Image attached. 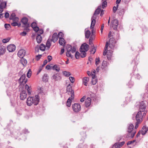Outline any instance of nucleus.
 Wrapping results in <instances>:
<instances>
[{"mask_svg":"<svg viewBox=\"0 0 148 148\" xmlns=\"http://www.w3.org/2000/svg\"><path fill=\"white\" fill-rule=\"evenodd\" d=\"M139 111L137 113L136 116H140L142 117L145 116L147 113V111L145 110L146 105L144 101H143L139 103Z\"/></svg>","mask_w":148,"mask_h":148,"instance_id":"obj_1","label":"nucleus"},{"mask_svg":"<svg viewBox=\"0 0 148 148\" xmlns=\"http://www.w3.org/2000/svg\"><path fill=\"white\" fill-rule=\"evenodd\" d=\"M80 56V53L78 51H76L75 54V58L76 59H79Z\"/></svg>","mask_w":148,"mask_h":148,"instance_id":"obj_51","label":"nucleus"},{"mask_svg":"<svg viewBox=\"0 0 148 148\" xmlns=\"http://www.w3.org/2000/svg\"><path fill=\"white\" fill-rule=\"evenodd\" d=\"M96 17H94V16H92L91 19V23L90 27L91 29H92L91 31L92 33L93 34V28L95 26V23H96Z\"/></svg>","mask_w":148,"mask_h":148,"instance_id":"obj_9","label":"nucleus"},{"mask_svg":"<svg viewBox=\"0 0 148 148\" xmlns=\"http://www.w3.org/2000/svg\"><path fill=\"white\" fill-rule=\"evenodd\" d=\"M94 39V38L92 36H91L90 38V39H89V44L90 45H92L93 43H92V40H93V39Z\"/></svg>","mask_w":148,"mask_h":148,"instance_id":"obj_55","label":"nucleus"},{"mask_svg":"<svg viewBox=\"0 0 148 148\" xmlns=\"http://www.w3.org/2000/svg\"><path fill=\"white\" fill-rule=\"evenodd\" d=\"M18 56L21 58H22L25 55V51L21 49L19 50L17 53Z\"/></svg>","mask_w":148,"mask_h":148,"instance_id":"obj_17","label":"nucleus"},{"mask_svg":"<svg viewBox=\"0 0 148 148\" xmlns=\"http://www.w3.org/2000/svg\"><path fill=\"white\" fill-rule=\"evenodd\" d=\"M134 128V125L132 123L129 124L127 125V132L128 133H132Z\"/></svg>","mask_w":148,"mask_h":148,"instance_id":"obj_18","label":"nucleus"},{"mask_svg":"<svg viewBox=\"0 0 148 148\" xmlns=\"http://www.w3.org/2000/svg\"><path fill=\"white\" fill-rule=\"evenodd\" d=\"M51 40L48 39L46 42V45L45 46L46 47L48 48L47 49H48L50 48L51 45Z\"/></svg>","mask_w":148,"mask_h":148,"instance_id":"obj_38","label":"nucleus"},{"mask_svg":"<svg viewBox=\"0 0 148 148\" xmlns=\"http://www.w3.org/2000/svg\"><path fill=\"white\" fill-rule=\"evenodd\" d=\"M90 31L88 30H87L85 33V38H89L90 35Z\"/></svg>","mask_w":148,"mask_h":148,"instance_id":"obj_42","label":"nucleus"},{"mask_svg":"<svg viewBox=\"0 0 148 148\" xmlns=\"http://www.w3.org/2000/svg\"><path fill=\"white\" fill-rule=\"evenodd\" d=\"M135 70H133L132 73H131L132 75L131 79L132 78H135L136 79H139L140 77V75L138 73H136Z\"/></svg>","mask_w":148,"mask_h":148,"instance_id":"obj_15","label":"nucleus"},{"mask_svg":"<svg viewBox=\"0 0 148 148\" xmlns=\"http://www.w3.org/2000/svg\"><path fill=\"white\" fill-rule=\"evenodd\" d=\"M109 54V53L108 52H107V56L108 60H111V57L112 55V53L110 52V54Z\"/></svg>","mask_w":148,"mask_h":148,"instance_id":"obj_46","label":"nucleus"},{"mask_svg":"<svg viewBox=\"0 0 148 148\" xmlns=\"http://www.w3.org/2000/svg\"><path fill=\"white\" fill-rule=\"evenodd\" d=\"M79 51L81 52L80 56L82 58H85L86 56L87 51H83V50Z\"/></svg>","mask_w":148,"mask_h":148,"instance_id":"obj_37","label":"nucleus"},{"mask_svg":"<svg viewBox=\"0 0 148 148\" xmlns=\"http://www.w3.org/2000/svg\"><path fill=\"white\" fill-rule=\"evenodd\" d=\"M109 64L106 61L103 60L102 62L101 68L102 69H104Z\"/></svg>","mask_w":148,"mask_h":148,"instance_id":"obj_35","label":"nucleus"},{"mask_svg":"<svg viewBox=\"0 0 148 148\" xmlns=\"http://www.w3.org/2000/svg\"><path fill=\"white\" fill-rule=\"evenodd\" d=\"M148 130V127H147L146 125L144 126L142 128L141 130V134L143 135H144Z\"/></svg>","mask_w":148,"mask_h":148,"instance_id":"obj_24","label":"nucleus"},{"mask_svg":"<svg viewBox=\"0 0 148 148\" xmlns=\"http://www.w3.org/2000/svg\"><path fill=\"white\" fill-rule=\"evenodd\" d=\"M142 29L143 32L144 33L145 32H146L147 30L148 29L147 27H146L145 26H143L142 27Z\"/></svg>","mask_w":148,"mask_h":148,"instance_id":"obj_53","label":"nucleus"},{"mask_svg":"<svg viewBox=\"0 0 148 148\" xmlns=\"http://www.w3.org/2000/svg\"><path fill=\"white\" fill-rule=\"evenodd\" d=\"M119 5H117L116 6H114L113 8V11L114 13H115L118 9Z\"/></svg>","mask_w":148,"mask_h":148,"instance_id":"obj_61","label":"nucleus"},{"mask_svg":"<svg viewBox=\"0 0 148 148\" xmlns=\"http://www.w3.org/2000/svg\"><path fill=\"white\" fill-rule=\"evenodd\" d=\"M32 71L30 69H29L27 74V77L28 78H30L31 75Z\"/></svg>","mask_w":148,"mask_h":148,"instance_id":"obj_56","label":"nucleus"},{"mask_svg":"<svg viewBox=\"0 0 148 148\" xmlns=\"http://www.w3.org/2000/svg\"><path fill=\"white\" fill-rule=\"evenodd\" d=\"M103 1L102 3V7L103 8H104L106 7L107 5V3L106 0H102Z\"/></svg>","mask_w":148,"mask_h":148,"instance_id":"obj_44","label":"nucleus"},{"mask_svg":"<svg viewBox=\"0 0 148 148\" xmlns=\"http://www.w3.org/2000/svg\"><path fill=\"white\" fill-rule=\"evenodd\" d=\"M20 60L21 63L24 66H25L27 63V60L23 58Z\"/></svg>","mask_w":148,"mask_h":148,"instance_id":"obj_39","label":"nucleus"},{"mask_svg":"<svg viewBox=\"0 0 148 148\" xmlns=\"http://www.w3.org/2000/svg\"><path fill=\"white\" fill-rule=\"evenodd\" d=\"M91 99L89 97L87 98V99L86 100L85 103V106L87 108L89 107L91 104Z\"/></svg>","mask_w":148,"mask_h":148,"instance_id":"obj_23","label":"nucleus"},{"mask_svg":"<svg viewBox=\"0 0 148 148\" xmlns=\"http://www.w3.org/2000/svg\"><path fill=\"white\" fill-rule=\"evenodd\" d=\"M89 47V45L86 43H84L81 45L79 48V51L83 50V51H87Z\"/></svg>","mask_w":148,"mask_h":148,"instance_id":"obj_7","label":"nucleus"},{"mask_svg":"<svg viewBox=\"0 0 148 148\" xmlns=\"http://www.w3.org/2000/svg\"><path fill=\"white\" fill-rule=\"evenodd\" d=\"M22 27L24 28V30L25 32L26 31L27 32H28L30 30V29H29V27H30L29 24H27V25H23L22 26Z\"/></svg>","mask_w":148,"mask_h":148,"instance_id":"obj_31","label":"nucleus"},{"mask_svg":"<svg viewBox=\"0 0 148 148\" xmlns=\"http://www.w3.org/2000/svg\"><path fill=\"white\" fill-rule=\"evenodd\" d=\"M21 132V133H22L23 134H28L29 132L28 130L26 128H25Z\"/></svg>","mask_w":148,"mask_h":148,"instance_id":"obj_54","label":"nucleus"},{"mask_svg":"<svg viewBox=\"0 0 148 148\" xmlns=\"http://www.w3.org/2000/svg\"><path fill=\"white\" fill-rule=\"evenodd\" d=\"M91 47L92 48L91 50L90 51L91 53H92L93 54H94L96 51V47H94L93 44L91 45Z\"/></svg>","mask_w":148,"mask_h":148,"instance_id":"obj_41","label":"nucleus"},{"mask_svg":"<svg viewBox=\"0 0 148 148\" xmlns=\"http://www.w3.org/2000/svg\"><path fill=\"white\" fill-rule=\"evenodd\" d=\"M81 140L80 141H82V143L84 142V140L86 137V133L85 132H82L80 133Z\"/></svg>","mask_w":148,"mask_h":148,"instance_id":"obj_20","label":"nucleus"},{"mask_svg":"<svg viewBox=\"0 0 148 148\" xmlns=\"http://www.w3.org/2000/svg\"><path fill=\"white\" fill-rule=\"evenodd\" d=\"M143 117H141L140 116H136V119L137 121L136 123V125L135 126V128L136 129L138 127V124H139L140 122L143 121Z\"/></svg>","mask_w":148,"mask_h":148,"instance_id":"obj_14","label":"nucleus"},{"mask_svg":"<svg viewBox=\"0 0 148 148\" xmlns=\"http://www.w3.org/2000/svg\"><path fill=\"white\" fill-rule=\"evenodd\" d=\"M114 38H111L109 39V42L110 43L115 44V42L114 41Z\"/></svg>","mask_w":148,"mask_h":148,"instance_id":"obj_62","label":"nucleus"},{"mask_svg":"<svg viewBox=\"0 0 148 148\" xmlns=\"http://www.w3.org/2000/svg\"><path fill=\"white\" fill-rule=\"evenodd\" d=\"M59 43L60 45L63 46L64 47L65 46L66 42L63 38H60Z\"/></svg>","mask_w":148,"mask_h":148,"instance_id":"obj_25","label":"nucleus"},{"mask_svg":"<svg viewBox=\"0 0 148 148\" xmlns=\"http://www.w3.org/2000/svg\"><path fill=\"white\" fill-rule=\"evenodd\" d=\"M31 27L33 28L34 30L36 32H38L39 29V28L37 26V24L36 22H33L31 25Z\"/></svg>","mask_w":148,"mask_h":148,"instance_id":"obj_12","label":"nucleus"},{"mask_svg":"<svg viewBox=\"0 0 148 148\" xmlns=\"http://www.w3.org/2000/svg\"><path fill=\"white\" fill-rule=\"evenodd\" d=\"M118 13L120 16H123L125 12L123 9L118 10Z\"/></svg>","mask_w":148,"mask_h":148,"instance_id":"obj_45","label":"nucleus"},{"mask_svg":"<svg viewBox=\"0 0 148 148\" xmlns=\"http://www.w3.org/2000/svg\"><path fill=\"white\" fill-rule=\"evenodd\" d=\"M136 131H133L132 133H128V134H126L124 135L123 137V139H124V138H125V139L126 140H128L130 138H132L134 137V136L135 135V134L136 133Z\"/></svg>","mask_w":148,"mask_h":148,"instance_id":"obj_6","label":"nucleus"},{"mask_svg":"<svg viewBox=\"0 0 148 148\" xmlns=\"http://www.w3.org/2000/svg\"><path fill=\"white\" fill-rule=\"evenodd\" d=\"M89 80V78L88 77H84L83 79L82 82L83 84L87 86V82Z\"/></svg>","mask_w":148,"mask_h":148,"instance_id":"obj_34","label":"nucleus"},{"mask_svg":"<svg viewBox=\"0 0 148 148\" xmlns=\"http://www.w3.org/2000/svg\"><path fill=\"white\" fill-rule=\"evenodd\" d=\"M6 7V3H5V5L2 6L0 5V13H2L3 11V9Z\"/></svg>","mask_w":148,"mask_h":148,"instance_id":"obj_50","label":"nucleus"},{"mask_svg":"<svg viewBox=\"0 0 148 148\" xmlns=\"http://www.w3.org/2000/svg\"><path fill=\"white\" fill-rule=\"evenodd\" d=\"M11 134L16 139L25 141L26 139V136L18 130H15Z\"/></svg>","mask_w":148,"mask_h":148,"instance_id":"obj_2","label":"nucleus"},{"mask_svg":"<svg viewBox=\"0 0 148 148\" xmlns=\"http://www.w3.org/2000/svg\"><path fill=\"white\" fill-rule=\"evenodd\" d=\"M72 99L71 97H69L66 102V105L67 106L69 107L71 106V103L72 102V100L73 99Z\"/></svg>","mask_w":148,"mask_h":148,"instance_id":"obj_32","label":"nucleus"},{"mask_svg":"<svg viewBox=\"0 0 148 148\" xmlns=\"http://www.w3.org/2000/svg\"><path fill=\"white\" fill-rule=\"evenodd\" d=\"M96 77H93V78H92V84L94 85L96 84L97 82V79H96Z\"/></svg>","mask_w":148,"mask_h":148,"instance_id":"obj_48","label":"nucleus"},{"mask_svg":"<svg viewBox=\"0 0 148 148\" xmlns=\"http://www.w3.org/2000/svg\"><path fill=\"white\" fill-rule=\"evenodd\" d=\"M111 148H119L118 145V142L115 143L112 146Z\"/></svg>","mask_w":148,"mask_h":148,"instance_id":"obj_59","label":"nucleus"},{"mask_svg":"<svg viewBox=\"0 0 148 148\" xmlns=\"http://www.w3.org/2000/svg\"><path fill=\"white\" fill-rule=\"evenodd\" d=\"M46 46L43 44H41L40 45L39 48L40 50L42 51H44L45 50Z\"/></svg>","mask_w":148,"mask_h":148,"instance_id":"obj_36","label":"nucleus"},{"mask_svg":"<svg viewBox=\"0 0 148 148\" xmlns=\"http://www.w3.org/2000/svg\"><path fill=\"white\" fill-rule=\"evenodd\" d=\"M28 22V19L26 17H23L21 20V22L23 23V25H27V24H29Z\"/></svg>","mask_w":148,"mask_h":148,"instance_id":"obj_22","label":"nucleus"},{"mask_svg":"<svg viewBox=\"0 0 148 148\" xmlns=\"http://www.w3.org/2000/svg\"><path fill=\"white\" fill-rule=\"evenodd\" d=\"M52 69L58 72H59L60 70V68L58 66V65L57 64L54 65L52 67Z\"/></svg>","mask_w":148,"mask_h":148,"instance_id":"obj_43","label":"nucleus"},{"mask_svg":"<svg viewBox=\"0 0 148 148\" xmlns=\"http://www.w3.org/2000/svg\"><path fill=\"white\" fill-rule=\"evenodd\" d=\"M10 38H7L3 39L2 40V42L3 43H6L9 41Z\"/></svg>","mask_w":148,"mask_h":148,"instance_id":"obj_60","label":"nucleus"},{"mask_svg":"<svg viewBox=\"0 0 148 148\" xmlns=\"http://www.w3.org/2000/svg\"><path fill=\"white\" fill-rule=\"evenodd\" d=\"M72 108L75 112H78L81 110V106L79 103H75L72 105Z\"/></svg>","mask_w":148,"mask_h":148,"instance_id":"obj_5","label":"nucleus"},{"mask_svg":"<svg viewBox=\"0 0 148 148\" xmlns=\"http://www.w3.org/2000/svg\"><path fill=\"white\" fill-rule=\"evenodd\" d=\"M16 14L15 13H12L11 14L10 16V20H12L13 19V18L15 16Z\"/></svg>","mask_w":148,"mask_h":148,"instance_id":"obj_64","label":"nucleus"},{"mask_svg":"<svg viewBox=\"0 0 148 148\" xmlns=\"http://www.w3.org/2000/svg\"><path fill=\"white\" fill-rule=\"evenodd\" d=\"M72 86L69 84L67 86L66 89V92H70L71 94V97L72 98V99H74V91L72 89Z\"/></svg>","mask_w":148,"mask_h":148,"instance_id":"obj_4","label":"nucleus"},{"mask_svg":"<svg viewBox=\"0 0 148 148\" xmlns=\"http://www.w3.org/2000/svg\"><path fill=\"white\" fill-rule=\"evenodd\" d=\"M20 99L21 100H24L27 97V93L26 91L23 89H21V92L20 93Z\"/></svg>","mask_w":148,"mask_h":148,"instance_id":"obj_8","label":"nucleus"},{"mask_svg":"<svg viewBox=\"0 0 148 148\" xmlns=\"http://www.w3.org/2000/svg\"><path fill=\"white\" fill-rule=\"evenodd\" d=\"M63 75L66 77H69L71 75V74L70 72L66 71L63 72Z\"/></svg>","mask_w":148,"mask_h":148,"instance_id":"obj_52","label":"nucleus"},{"mask_svg":"<svg viewBox=\"0 0 148 148\" xmlns=\"http://www.w3.org/2000/svg\"><path fill=\"white\" fill-rule=\"evenodd\" d=\"M7 49L9 52H12L15 50L16 46L14 44H10L7 46Z\"/></svg>","mask_w":148,"mask_h":148,"instance_id":"obj_13","label":"nucleus"},{"mask_svg":"<svg viewBox=\"0 0 148 148\" xmlns=\"http://www.w3.org/2000/svg\"><path fill=\"white\" fill-rule=\"evenodd\" d=\"M58 37L57 33H54L53 34L52 38L51 39V41L55 43L58 39Z\"/></svg>","mask_w":148,"mask_h":148,"instance_id":"obj_21","label":"nucleus"},{"mask_svg":"<svg viewBox=\"0 0 148 148\" xmlns=\"http://www.w3.org/2000/svg\"><path fill=\"white\" fill-rule=\"evenodd\" d=\"M18 74V76H21L20 78L18 79V81H20L21 79L25 78V74H23V72H22L20 71Z\"/></svg>","mask_w":148,"mask_h":148,"instance_id":"obj_27","label":"nucleus"},{"mask_svg":"<svg viewBox=\"0 0 148 148\" xmlns=\"http://www.w3.org/2000/svg\"><path fill=\"white\" fill-rule=\"evenodd\" d=\"M66 49L67 50V51L66 53V56L68 57H71V58H72L73 56L71 54L70 51H71L72 53L75 52L76 51L75 47H73L71 45H68L66 47Z\"/></svg>","mask_w":148,"mask_h":148,"instance_id":"obj_3","label":"nucleus"},{"mask_svg":"<svg viewBox=\"0 0 148 148\" xmlns=\"http://www.w3.org/2000/svg\"><path fill=\"white\" fill-rule=\"evenodd\" d=\"M127 85L129 88H131L134 85V83L131 80L128 83Z\"/></svg>","mask_w":148,"mask_h":148,"instance_id":"obj_49","label":"nucleus"},{"mask_svg":"<svg viewBox=\"0 0 148 148\" xmlns=\"http://www.w3.org/2000/svg\"><path fill=\"white\" fill-rule=\"evenodd\" d=\"M52 79H54L55 81L60 80L61 79L60 75L59 73H56L53 75L51 77Z\"/></svg>","mask_w":148,"mask_h":148,"instance_id":"obj_10","label":"nucleus"},{"mask_svg":"<svg viewBox=\"0 0 148 148\" xmlns=\"http://www.w3.org/2000/svg\"><path fill=\"white\" fill-rule=\"evenodd\" d=\"M87 73L89 76H92V78H93V77H95L96 76L95 74H93L92 72H91L90 71H88L87 72Z\"/></svg>","mask_w":148,"mask_h":148,"instance_id":"obj_57","label":"nucleus"},{"mask_svg":"<svg viewBox=\"0 0 148 148\" xmlns=\"http://www.w3.org/2000/svg\"><path fill=\"white\" fill-rule=\"evenodd\" d=\"M4 27L7 30H9L11 28L10 25L9 24H5L4 25Z\"/></svg>","mask_w":148,"mask_h":148,"instance_id":"obj_47","label":"nucleus"},{"mask_svg":"<svg viewBox=\"0 0 148 148\" xmlns=\"http://www.w3.org/2000/svg\"><path fill=\"white\" fill-rule=\"evenodd\" d=\"M101 7V6L98 7V8L95 10L92 16H94V17H97L96 14H99L101 10L100 8Z\"/></svg>","mask_w":148,"mask_h":148,"instance_id":"obj_28","label":"nucleus"},{"mask_svg":"<svg viewBox=\"0 0 148 148\" xmlns=\"http://www.w3.org/2000/svg\"><path fill=\"white\" fill-rule=\"evenodd\" d=\"M33 99H34V98L32 97H29L27 98L26 103L28 106H31L33 104Z\"/></svg>","mask_w":148,"mask_h":148,"instance_id":"obj_19","label":"nucleus"},{"mask_svg":"<svg viewBox=\"0 0 148 148\" xmlns=\"http://www.w3.org/2000/svg\"><path fill=\"white\" fill-rule=\"evenodd\" d=\"M58 38H63V37L64 36V34L63 33L61 32H60L58 33Z\"/></svg>","mask_w":148,"mask_h":148,"instance_id":"obj_63","label":"nucleus"},{"mask_svg":"<svg viewBox=\"0 0 148 148\" xmlns=\"http://www.w3.org/2000/svg\"><path fill=\"white\" fill-rule=\"evenodd\" d=\"M32 97L34 98V99H33V104L36 106L38 104L39 102V96L37 95H35V97Z\"/></svg>","mask_w":148,"mask_h":148,"instance_id":"obj_11","label":"nucleus"},{"mask_svg":"<svg viewBox=\"0 0 148 148\" xmlns=\"http://www.w3.org/2000/svg\"><path fill=\"white\" fill-rule=\"evenodd\" d=\"M25 89L27 90V93L29 95L31 94V91L32 88L31 87H29V86L26 84L25 86Z\"/></svg>","mask_w":148,"mask_h":148,"instance_id":"obj_29","label":"nucleus"},{"mask_svg":"<svg viewBox=\"0 0 148 148\" xmlns=\"http://www.w3.org/2000/svg\"><path fill=\"white\" fill-rule=\"evenodd\" d=\"M100 60L99 57L96 58L95 59V64L97 66L100 62Z\"/></svg>","mask_w":148,"mask_h":148,"instance_id":"obj_58","label":"nucleus"},{"mask_svg":"<svg viewBox=\"0 0 148 148\" xmlns=\"http://www.w3.org/2000/svg\"><path fill=\"white\" fill-rule=\"evenodd\" d=\"M25 79H21V80L20 81H18L19 83L20 84V85L21 86V89H24V80Z\"/></svg>","mask_w":148,"mask_h":148,"instance_id":"obj_40","label":"nucleus"},{"mask_svg":"<svg viewBox=\"0 0 148 148\" xmlns=\"http://www.w3.org/2000/svg\"><path fill=\"white\" fill-rule=\"evenodd\" d=\"M6 47L4 46L0 47V56L3 55L6 51Z\"/></svg>","mask_w":148,"mask_h":148,"instance_id":"obj_26","label":"nucleus"},{"mask_svg":"<svg viewBox=\"0 0 148 148\" xmlns=\"http://www.w3.org/2000/svg\"><path fill=\"white\" fill-rule=\"evenodd\" d=\"M36 40L37 42L39 44L41 42L42 40V38L40 34H38L36 38Z\"/></svg>","mask_w":148,"mask_h":148,"instance_id":"obj_30","label":"nucleus"},{"mask_svg":"<svg viewBox=\"0 0 148 148\" xmlns=\"http://www.w3.org/2000/svg\"><path fill=\"white\" fill-rule=\"evenodd\" d=\"M48 76L47 74H45L42 77V80L43 82H48Z\"/></svg>","mask_w":148,"mask_h":148,"instance_id":"obj_33","label":"nucleus"},{"mask_svg":"<svg viewBox=\"0 0 148 148\" xmlns=\"http://www.w3.org/2000/svg\"><path fill=\"white\" fill-rule=\"evenodd\" d=\"M118 23V21L117 19H114L113 21L112 26L114 30H117Z\"/></svg>","mask_w":148,"mask_h":148,"instance_id":"obj_16","label":"nucleus"}]
</instances>
